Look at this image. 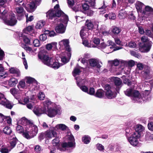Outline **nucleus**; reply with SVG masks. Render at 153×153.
Masks as SVG:
<instances>
[{
  "mask_svg": "<svg viewBox=\"0 0 153 153\" xmlns=\"http://www.w3.org/2000/svg\"><path fill=\"white\" fill-rule=\"evenodd\" d=\"M21 123L24 127L18 125L16 127V130L18 133H22L24 137L27 139H30L36 136L38 132V128L36 126L25 117L22 118Z\"/></svg>",
  "mask_w": 153,
  "mask_h": 153,
  "instance_id": "f257e3e1",
  "label": "nucleus"
},
{
  "mask_svg": "<svg viewBox=\"0 0 153 153\" xmlns=\"http://www.w3.org/2000/svg\"><path fill=\"white\" fill-rule=\"evenodd\" d=\"M59 7V4H57L54 6L53 9L48 11L49 18L52 19L53 17H60V19H56L55 20V22H61L64 24H67L68 21V17L60 10Z\"/></svg>",
  "mask_w": 153,
  "mask_h": 153,
  "instance_id": "f03ea898",
  "label": "nucleus"
},
{
  "mask_svg": "<svg viewBox=\"0 0 153 153\" xmlns=\"http://www.w3.org/2000/svg\"><path fill=\"white\" fill-rule=\"evenodd\" d=\"M0 18L3 19L5 24L8 25L14 26L17 22L15 14L5 10L0 13Z\"/></svg>",
  "mask_w": 153,
  "mask_h": 153,
  "instance_id": "7ed1b4c3",
  "label": "nucleus"
},
{
  "mask_svg": "<svg viewBox=\"0 0 153 153\" xmlns=\"http://www.w3.org/2000/svg\"><path fill=\"white\" fill-rule=\"evenodd\" d=\"M44 107L42 108L38 106H35L33 110L34 114L37 116H40L42 114H47L48 112V100L43 102Z\"/></svg>",
  "mask_w": 153,
  "mask_h": 153,
  "instance_id": "20e7f679",
  "label": "nucleus"
},
{
  "mask_svg": "<svg viewBox=\"0 0 153 153\" xmlns=\"http://www.w3.org/2000/svg\"><path fill=\"white\" fill-rule=\"evenodd\" d=\"M39 59L44 65L48 66V44L45 49L41 50L38 54Z\"/></svg>",
  "mask_w": 153,
  "mask_h": 153,
  "instance_id": "39448f33",
  "label": "nucleus"
},
{
  "mask_svg": "<svg viewBox=\"0 0 153 153\" xmlns=\"http://www.w3.org/2000/svg\"><path fill=\"white\" fill-rule=\"evenodd\" d=\"M60 110L56 107L55 104L48 100V117H53L57 114H59Z\"/></svg>",
  "mask_w": 153,
  "mask_h": 153,
  "instance_id": "423d86ee",
  "label": "nucleus"
},
{
  "mask_svg": "<svg viewBox=\"0 0 153 153\" xmlns=\"http://www.w3.org/2000/svg\"><path fill=\"white\" fill-rule=\"evenodd\" d=\"M140 136V134L137 132H134L130 137H127L129 142L132 146H135L138 143V139Z\"/></svg>",
  "mask_w": 153,
  "mask_h": 153,
  "instance_id": "0eeeda50",
  "label": "nucleus"
},
{
  "mask_svg": "<svg viewBox=\"0 0 153 153\" xmlns=\"http://www.w3.org/2000/svg\"><path fill=\"white\" fill-rule=\"evenodd\" d=\"M105 95L109 99H112L116 96V93L114 90L108 84H106L105 86Z\"/></svg>",
  "mask_w": 153,
  "mask_h": 153,
  "instance_id": "6e6552de",
  "label": "nucleus"
},
{
  "mask_svg": "<svg viewBox=\"0 0 153 153\" xmlns=\"http://www.w3.org/2000/svg\"><path fill=\"white\" fill-rule=\"evenodd\" d=\"M70 141L68 143H65L62 145V150L63 151L68 150V149L70 148H74L75 146V143L74 142V139L73 136H70L68 137Z\"/></svg>",
  "mask_w": 153,
  "mask_h": 153,
  "instance_id": "1a4fd4ad",
  "label": "nucleus"
},
{
  "mask_svg": "<svg viewBox=\"0 0 153 153\" xmlns=\"http://www.w3.org/2000/svg\"><path fill=\"white\" fill-rule=\"evenodd\" d=\"M63 65V64L59 63L58 60L55 59V57H48V66L55 69H56Z\"/></svg>",
  "mask_w": 153,
  "mask_h": 153,
  "instance_id": "9d476101",
  "label": "nucleus"
},
{
  "mask_svg": "<svg viewBox=\"0 0 153 153\" xmlns=\"http://www.w3.org/2000/svg\"><path fill=\"white\" fill-rule=\"evenodd\" d=\"M54 128H51L49 132H48V138L52 137H55L56 138L53 139L52 141V143L53 146H56L59 144V140L58 138L57 137V134L55 131Z\"/></svg>",
  "mask_w": 153,
  "mask_h": 153,
  "instance_id": "9b49d317",
  "label": "nucleus"
},
{
  "mask_svg": "<svg viewBox=\"0 0 153 153\" xmlns=\"http://www.w3.org/2000/svg\"><path fill=\"white\" fill-rule=\"evenodd\" d=\"M18 39L19 43L22 42L23 41L26 44L29 45H32L31 42L32 39H30L27 36H25L24 33H20L18 36Z\"/></svg>",
  "mask_w": 153,
  "mask_h": 153,
  "instance_id": "f8f14e48",
  "label": "nucleus"
},
{
  "mask_svg": "<svg viewBox=\"0 0 153 153\" xmlns=\"http://www.w3.org/2000/svg\"><path fill=\"white\" fill-rule=\"evenodd\" d=\"M69 43V40L68 39H65L60 41L59 44L60 47V48H62V49L65 48V50L69 52H71V49L70 47Z\"/></svg>",
  "mask_w": 153,
  "mask_h": 153,
  "instance_id": "ddd939ff",
  "label": "nucleus"
},
{
  "mask_svg": "<svg viewBox=\"0 0 153 153\" xmlns=\"http://www.w3.org/2000/svg\"><path fill=\"white\" fill-rule=\"evenodd\" d=\"M131 97H132L131 100L134 102H141L142 100L144 101L141 94L137 91H134Z\"/></svg>",
  "mask_w": 153,
  "mask_h": 153,
  "instance_id": "4468645a",
  "label": "nucleus"
},
{
  "mask_svg": "<svg viewBox=\"0 0 153 153\" xmlns=\"http://www.w3.org/2000/svg\"><path fill=\"white\" fill-rule=\"evenodd\" d=\"M152 42H149L146 43H144L142 46H140L139 50L142 52H148L151 49L152 45Z\"/></svg>",
  "mask_w": 153,
  "mask_h": 153,
  "instance_id": "2eb2a0df",
  "label": "nucleus"
},
{
  "mask_svg": "<svg viewBox=\"0 0 153 153\" xmlns=\"http://www.w3.org/2000/svg\"><path fill=\"white\" fill-rule=\"evenodd\" d=\"M89 63L90 65L92 67L97 66V68H100L102 63L101 62L95 59H91L89 60Z\"/></svg>",
  "mask_w": 153,
  "mask_h": 153,
  "instance_id": "dca6fc26",
  "label": "nucleus"
},
{
  "mask_svg": "<svg viewBox=\"0 0 153 153\" xmlns=\"http://www.w3.org/2000/svg\"><path fill=\"white\" fill-rule=\"evenodd\" d=\"M25 33L29 35L32 36H35L36 33L35 32L33 27L31 26H29L23 30Z\"/></svg>",
  "mask_w": 153,
  "mask_h": 153,
  "instance_id": "f3484780",
  "label": "nucleus"
},
{
  "mask_svg": "<svg viewBox=\"0 0 153 153\" xmlns=\"http://www.w3.org/2000/svg\"><path fill=\"white\" fill-rule=\"evenodd\" d=\"M37 6L34 2L33 1L27 4V6L26 7V9L27 12L32 13L35 10Z\"/></svg>",
  "mask_w": 153,
  "mask_h": 153,
  "instance_id": "a211bd4d",
  "label": "nucleus"
},
{
  "mask_svg": "<svg viewBox=\"0 0 153 153\" xmlns=\"http://www.w3.org/2000/svg\"><path fill=\"white\" fill-rule=\"evenodd\" d=\"M76 83L77 85L80 88V89L83 92L86 93H88V88L85 85H81V84L82 81H83V80H82L80 81H79L78 80L79 78L78 77H76Z\"/></svg>",
  "mask_w": 153,
  "mask_h": 153,
  "instance_id": "6ab92c4d",
  "label": "nucleus"
},
{
  "mask_svg": "<svg viewBox=\"0 0 153 153\" xmlns=\"http://www.w3.org/2000/svg\"><path fill=\"white\" fill-rule=\"evenodd\" d=\"M18 19L20 20L24 16V10L23 7H20L16 8Z\"/></svg>",
  "mask_w": 153,
  "mask_h": 153,
  "instance_id": "aec40b11",
  "label": "nucleus"
},
{
  "mask_svg": "<svg viewBox=\"0 0 153 153\" xmlns=\"http://www.w3.org/2000/svg\"><path fill=\"white\" fill-rule=\"evenodd\" d=\"M66 30V27L62 24H60L55 28V30L57 33H65Z\"/></svg>",
  "mask_w": 153,
  "mask_h": 153,
  "instance_id": "412c9836",
  "label": "nucleus"
},
{
  "mask_svg": "<svg viewBox=\"0 0 153 153\" xmlns=\"http://www.w3.org/2000/svg\"><path fill=\"white\" fill-rule=\"evenodd\" d=\"M8 76V74L4 71V68L2 64H0V78H4Z\"/></svg>",
  "mask_w": 153,
  "mask_h": 153,
  "instance_id": "4be33fe9",
  "label": "nucleus"
},
{
  "mask_svg": "<svg viewBox=\"0 0 153 153\" xmlns=\"http://www.w3.org/2000/svg\"><path fill=\"white\" fill-rule=\"evenodd\" d=\"M153 13V9L149 6H146L145 7V10L142 12V13L144 15H148L149 16L150 14Z\"/></svg>",
  "mask_w": 153,
  "mask_h": 153,
  "instance_id": "5701e85b",
  "label": "nucleus"
},
{
  "mask_svg": "<svg viewBox=\"0 0 153 153\" xmlns=\"http://www.w3.org/2000/svg\"><path fill=\"white\" fill-rule=\"evenodd\" d=\"M144 6L143 3L139 1H137L135 4L136 8L138 13L142 12V9Z\"/></svg>",
  "mask_w": 153,
  "mask_h": 153,
  "instance_id": "b1692460",
  "label": "nucleus"
},
{
  "mask_svg": "<svg viewBox=\"0 0 153 153\" xmlns=\"http://www.w3.org/2000/svg\"><path fill=\"white\" fill-rule=\"evenodd\" d=\"M48 130H47L44 132L41 133L39 134L38 140L40 141L45 138L48 140Z\"/></svg>",
  "mask_w": 153,
  "mask_h": 153,
  "instance_id": "393cba45",
  "label": "nucleus"
},
{
  "mask_svg": "<svg viewBox=\"0 0 153 153\" xmlns=\"http://www.w3.org/2000/svg\"><path fill=\"white\" fill-rule=\"evenodd\" d=\"M9 71L10 73L15 74L16 77L19 76L20 75V71L17 68L12 67L9 69Z\"/></svg>",
  "mask_w": 153,
  "mask_h": 153,
  "instance_id": "a878e982",
  "label": "nucleus"
},
{
  "mask_svg": "<svg viewBox=\"0 0 153 153\" xmlns=\"http://www.w3.org/2000/svg\"><path fill=\"white\" fill-rule=\"evenodd\" d=\"M9 138L12 140L10 142L11 146L12 148H14L18 140L15 135L13 134H12V136H10V137Z\"/></svg>",
  "mask_w": 153,
  "mask_h": 153,
  "instance_id": "bb28decb",
  "label": "nucleus"
},
{
  "mask_svg": "<svg viewBox=\"0 0 153 153\" xmlns=\"http://www.w3.org/2000/svg\"><path fill=\"white\" fill-rule=\"evenodd\" d=\"M18 82V81L17 79L14 78H12L9 80L8 81V85L10 87L15 86Z\"/></svg>",
  "mask_w": 153,
  "mask_h": 153,
  "instance_id": "cd10ccee",
  "label": "nucleus"
},
{
  "mask_svg": "<svg viewBox=\"0 0 153 153\" xmlns=\"http://www.w3.org/2000/svg\"><path fill=\"white\" fill-rule=\"evenodd\" d=\"M111 80L114 82L115 85L116 86H120L122 83V81L121 79L117 77H113L111 78Z\"/></svg>",
  "mask_w": 153,
  "mask_h": 153,
  "instance_id": "c85d7f7f",
  "label": "nucleus"
},
{
  "mask_svg": "<svg viewBox=\"0 0 153 153\" xmlns=\"http://www.w3.org/2000/svg\"><path fill=\"white\" fill-rule=\"evenodd\" d=\"M145 140L147 141H153V134L149 132H146Z\"/></svg>",
  "mask_w": 153,
  "mask_h": 153,
  "instance_id": "c756f323",
  "label": "nucleus"
},
{
  "mask_svg": "<svg viewBox=\"0 0 153 153\" xmlns=\"http://www.w3.org/2000/svg\"><path fill=\"white\" fill-rule=\"evenodd\" d=\"M150 73V68L147 66H146L145 67L144 71H143V75L145 78H147L149 76Z\"/></svg>",
  "mask_w": 153,
  "mask_h": 153,
  "instance_id": "7c9ffc66",
  "label": "nucleus"
},
{
  "mask_svg": "<svg viewBox=\"0 0 153 153\" xmlns=\"http://www.w3.org/2000/svg\"><path fill=\"white\" fill-rule=\"evenodd\" d=\"M54 128L55 129V131L56 128L59 129L62 131H65L68 128V127L67 126L63 124H57L55 128Z\"/></svg>",
  "mask_w": 153,
  "mask_h": 153,
  "instance_id": "2f4dec72",
  "label": "nucleus"
},
{
  "mask_svg": "<svg viewBox=\"0 0 153 153\" xmlns=\"http://www.w3.org/2000/svg\"><path fill=\"white\" fill-rule=\"evenodd\" d=\"M45 24V21L43 20L39 21L37 23L35 26L36 28L37 29H40L44 26Z\"/></svg>",
  "mask_w": 153,
  "mask_h": 153,
  "instance_id": "473e14b6",
  "label": "nucleus"
},
{
  "mask_svg": "<svg viewBox=\"0 0 153 153\" xmlns=\"http://www.w3.org/2000/svg\"><path fill=\"white\" fill-rule=\"evenodd\" d=\"M108 7L105 5L104 2H103V4L101 7L99 8L100 10V14L105 13L106 11H108Z\"/></svg>",
  "mask_w": 153,
  "mask_h": 153,
  "instance_id": "72a5a7b5",
  "label": "nucleus"
},
{
  "mask_svg": "<svg viewBox=\"0 0 153 153\" xmlns=\"http://www.w3.org/2000/svg\"><path fill=\"white\" fill-rule=\"evenodd\" d=\"M68 59H67L65 56H62V55H61V57L62 62L65 64L68 62L69 61V59H70L71 56V54L70 52H68Z\"/></svg>",
  "mask_w": 153,
  "mask_h": 153,
  "instance_id": "f704fd0d",
  "label": "nucleus"
},
{
  "mask_svg": "<svg viewBox=\"0 0 153 153\" xmlns=\"http://www.w3.org/2000/svg\"><path fill=\"white\" fill-rule=\"evenodd\" d=\"M127 16V14L124 9H122L120 10L118 15V16L120 19H123Z\"/></svg>",
  "mask_w": 153,
  "mask_h": 153,
  "instance_id": "c9c22d12",
  "label": "nucleus"
},
{
  "mask_svg": "<svg viewBox=\"0 0 153 153\" xmlns=\"http://www.w3.org/2000/svg\"><path fill=\"white\" fill-rule=\"evenodd\" d=\"M81 68H82L79 66L78 65H77L73 71V76H75L77 75H78L81 72L80 70Z\"/></svg>",
  "mask_w": 153,
  "mask_h": 153,
  "instance_id": "e433bc0d",
  "label": "nucleus"
},
{
  "mask_svg": "<svg viewBox=\"0 0 153 153\" xmlns=\"http://www.w3.org/2000/svg\"><path fill=\"white\" fill-rule=\"evenodd\" d=\"M135 129V132H137L139 134H140V133L144 130V128L141 125H137L136 126Z\"/></svg>",
  "mask_w": 153,
  "mask_h": 153,
  "instance_id": "4c0bfd02",
  "label": "nucleus"
},
{
  "mask_svg": "<svg viewBox=\"0 0 153 153\" xmlns=\"http://www.w3.org/2000/svg\"><path fill=\"white\" fill-rule=\"evenodd\" d=\"M104 95V91L101 89H99L97 90L95 96L96 97L100 98H102L103 97Z\"/></svg>",
  "mask_w": 153,
  "mask_h": 153,
  "instance_id": "58836bf2",
  "label": "nucleus"
},
{
  "mask_svg": "<svg viewBox=\"0 0 153 153\" xmlns=\"http://www.w3.org/2000/svg\"><path fill=\"white\" fill-rule=\"evenodd\" d=\"M3 132L5 134L10 135L11 134H12V131L10 127L8 126L5 127L3 130Z\"/></svg>",
  "mask_w": 153,
  "mask_h": 153,
  "instance_id": "ea45409f",
  "label": "nucleus"
},
{
  "mask_svg": "<svg viewBox=\"0 0 153 153\" xmlns=\"http://www.w3.org/2000/svg\"><path fill=\"white\" fill-rule=\"evenodd\" d=\"M82 141L85 144L89 143L91 140V138L88 135H85L82 139Z\"/></svg>",
  "mask_w": 153,
  "mask_h": 153,
  "instance_id": "a19ab883",
  "label": "nucleus"
},
{
  "mask_svg": "<svg viewBox=\"0 0 153 153\" xmlns=\"http://www.w3.org/2000/svg\"><path fill=\"white\" fill-rule=\"evenodd\" d=\"M80 35L82 39H86L88 36L86 31L84 29H82L80 31Z\"/></svg>",
  "mask_w": 153,
  "mask_h": 153,
  "instance_id": "79ce46f5",
  "label": "nucleus"
},
{
  "mask_svg": "<svg viewBox=\"0 0 153 153\" xmlns=\"http://www.w3.org/2000/svg\"><path fill=\"white\" fill-rule=\"evenodd\" d=\"M57 43L55 42H53L51 43L48 44V51L52 50H55L56 48Z\"/></svg>",
  "mask_w": 153,
  "mask_h": 153,
  "instance_id": "37998d69",
  "label": "nucleus"
},
{
  "mask_svg": "<svg viewBox=\"0 0 153 153\" xmlns=\"http://www.w3.org/2000/svg\"><path fill=\"white\" fill-rule=\"evenodd\" d=\"M26 82L28 84H37V81L34 78H31V77H28L26 81Z\"/></svg>",
  "mask_w": 153,
  "mask_h": 153,
  "instance_id": "c03bdc74",
  "label": "nucleus"
},
{
  "mask_svg": "<svg viewBox=\"0 0 153 153\" xmlns=\"http://www.w3.org/2000/svg\"><path fill=\"white\" fill-rule=\"evenodd\" d=\"M7 1V0H0V13L3 12L4 10H5L4 5Z\"/></svg>",
  "mask_w": 153,
  "mask_h": 153,
  "instance_id": "a18cd8bd",
  "label": "nucleus"
},
{
  "mask_svg": "<svg viewBox=\"0 0 153 153\" xmlns=\"http://www.w3.org/2000/svg\"><path fill=\"white\" fill-rule=\"evenodd\" d=\"M133 91L131 88H128L124 91V93L125 94L128 96H131Z\"/></svg>",
  "mask_w": 153,
  "mask_h": 153,
  "instance_id": "49530a36",
  "label": "nucleus"
},
{
  "mask_svg": "<svg viewBox=\"0 0 153 153\" xmlns=\"http://www.w3.org/2000/svg\"><path fill=\"white\" fill-rule=\"evenodd\" d=\"M121 30L118 27H115L113 28L112 29V33L115 35L119 34L121 32Z\"/></svg>",
  "mask_w": 153,
  "mask_h": 153,
  "instance_id": "de8ad7c7",
  "label": "nucleus"
},
{
  "mask_svg": "<svg viewBox=\"0 0 153 153\" xmlns=\"http://www.w3.org/2000/svg\"><path fill=\"white\" fill-rule=\"evenodd\" d=\"M25 82L22 80L20 81L18 85V87L20 90H22L25 88Z\"/></svg>",
  "mask_w": 153,
  "mask_h": 153,
  "instance_id": "09e8293b",
  "label": "nucleus"
},
{
  "mask_svg": "<svg viewBox=\"0 0 153 153\" xmlns=\"http://www.w3.org/2000/svg\"><path fill=\"white\" fill-rule=\"evenodd\" d=\"M130 52L132 56H134L139 59H141L142 58L141 56L135 51H130Z\"/></svg>",
  "mask_w": 153,
  "mask_h": 153,
  "instance_id": "8fccbe9b",
  "label": "nucleus"
},
{
  "mask_svg": "<svg viewBox=\"0 0 153 153\" xmlns=\"http://www.w3.org/2000/svg\"><path fill=\"white\" fill-rule=\"evenodd\" d=\"M97 149L99 151L101 152H103L104 150V147L102 144L98 143L96 145Z\"/></svg>",
  "mask_w": 153,
  "mask_h": 153,
  "instance_id": "3c124183",
  "label": "nucleus"
},
{
  "mask_svg": "<svg viewBox=\"0 0 153 153\" xmlns=\"http://www.w3.org/2000/svg\"><path fill=\"white\" fill-rule=\"evenodd\" d=\"M85 25L89 29L92 28L94 26L91 21L90 20H86L85 23Z\"/></svg>",
  "mask_w": 153,
  "mask_h": 153,
  "instance_id": "603ef678",
  "label": "nucleus"
},
{
  "mask_svg": "<svg viewBox=\"0 0 153 153\" xmlns=\"http://www.w3.org/2000/svg\"><path fill=\"white\" fill-rule=\"evenodd\" d=\"M137 69L139 71H141L144 68H145V67H146L145 65L141 63H138L137 64Z\"/></svg>",
  "mask_w": 153,
  "mask_h": 153,
  "instance_id": "864d4df0",
  "label": "nucleus"
},
{
  "mask_svg": "<svg viewBox=\"0 0 153 153\" xmlns=\"http://www.w3.org/2000/svg\"><path fill=\"white\" fill-rule=\"evenodd\" d=\"M31 42L32 44H33L35 47H38L40 46L39 41L37 39H35L34 40L32 39Z\"/></svg>",
  "mask_w": 153,
  "mask_h": 153,
  "instance_id": "5fc2aeb1",
  "label": "nucleus"
},
{
  "mask_svg": "<svg viewBox=\"0 0 153 153\" xmlns=\"http://www.w3.org/2000/svg\"><path fill=\"white\" fill-rule=\"evenodd\" d=\"M0 151L1 153H8L9 150L5 146H2L0 149Z\"/></svg>",
  "mask_w": 153,
  "mask_h": 153,
  "instance_id": "6e6d98bb",
  "label": "nucleus"
},
{
  "mask_svg": "<svg viewBox=\"0 0 153 153\" xmlns=\"http://www.w3.org/2000/svg\"><path fill=\"white\" fill-rule=\"evenodd\" d=\"M85 39H82V44L83 45H84L85 46H86L88 47H91V45L89 44L88 41Z\"/></svg>",
  "mask_w": 153,
  "mask_h": 153,
  "instance_id": "4d7b16f0",
  "label": "nucleus"
},
{
  "mask_svg": "<svg viewBox=\"0 0 153 153\" xmlns=\"http://www.w3.org/2000/svg\"><path fill=\"white\" fill-rule=\"evenodd\" d=\"M145 33L146 35L153 39V34L152 33V32L151 30L148 29L146 30Z\"/></svg>",
  "mask_w": 153,
  "mask_h": 153,
  "instance_id": "13d9d810",
  "label": "nucleus"
},
{
  "mask_svg": "<svg viewBox=\"0 0 153 153\" xmlns=\"http://www.w3.org/2000/svg\"><path fill=\"white\" fill-rule=\"evenodd\" d=\"M47 39V34L44 33L40 35L39 39L41 41H44Z\"/></svg>",
  "mask_w": 153,
  "mask_h": 153,
  "instance_id": "bf43d9fd",
  "label": "nucleus"
},
{
  "mask_svg": "<svg viewBox=\"0 0 153 153\" xmlns=\"http://www.w3.org/2000/svg\"><path fill=\"white\" fill-rule=\"evenodd\" d=\"M127 16L128 18L130 19L131 20H134L135 19V17L132 12H129L128 14L127 15Z\"/></svg>",
  "mask_w": 153,
  "mask_h": 153,
  "instance_id": "052dcab7",
  "label": "nucleus"
},
{
  "mask_svg": "<svg viewBox=\"0 0 153 153\" xmlns=\"http://www.w3.org/2000/svg\"><path fill=\"white\" fill-rule=\"evenodd\" d=\"M140 39L141 41L143 42H146V43L149 42H150L148 39V37L146 36H143Z\"/></svg>",
  "mask_w": 153,
  "mask_h": 153,
  "instance_id": "680f3d73",
  "label": "nucleus"
},
{
  "mask_svg": "<svg viewBox=\"0 0 153 153\" xmlns=\"http://www.w3.org/2000/svg\"><path fill=\"white\" fill-rule=\"evenodd\" d=\"M123 82L124 83L127 84L128 86H130L131 85V82L128 79H124Z\"/></svg>",
  "mask_w": 153,
  "mask_h": 153,
  "instance_id": "e2e57ef3",
  "label": "nucleus"
},
{
  "mask_svg": "<svg viewBox=\"0 0 153 153\" xmlns=\"http://www.w3.org/2000/svg\"><path fill=\"white\" fill-rule=\"evenodd\" d=\"M42 150L41 147L39 145H36L35 146L34 150L37 152H40Z\"/></svg>",
  "mask_w": 153,
  "mask_h": 153,
  "instance_id": "0e129e2a",
  "label": "nucleus"
},
{
  "mask_svg": "<svg viewBox=\"0 0 153 153\" xmlns=\"http://www.w3.org/2000/svg\"><path fill=\"white\" fill-rule=\"evenodd\" d=\"M7 100L4 97L3 99H1L0 100V104L5 106L6 102H7Z\"/></svg>",
  "mask_w": 153,
  "mask_h": 153,
  "instance_id": "69168bd1",
  "label": "nucleus"
},
{
  "mask_svg": "<svg viewBox=\"0 0 153 153\" xmlns=\"http://www.w3.org/2000/svg\"><path fill=\"white\" fill-rule=\"evenodd\" d=\"M82 8L84 11L88 10L89 9V6L87 4H84L82 5Z\"/></svg>",
  "mask_w": 153,
  "mask_h": 153,
  "instance_id": "338daca9",
  "label": "nucleus"
},
{
  "mask_svg": "<svg viewBox=\"0 0 153 153\" xmlns=\"http://www.w3.org/2000/svg\"><path fill=\"white\" fill-rule=\"evenodd\" d=\"M148 127L149 130L153 131V122L149 123L148 124Z\"/></svg>",
  "mask_w": 153,
  "mask_h": 153,
  "instance_id": "774afa93",
  "label": "nucleus"
}]
</instances>
